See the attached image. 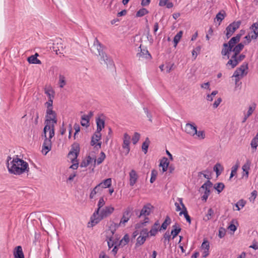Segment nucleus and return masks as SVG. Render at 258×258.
<instances>
[{
	"instance_id": "f257e3e1",
	"label": "nucleus",
	"mask_w": 258,
	"mask_h": 258,
	"mask_svg": "<svg viewBox=\"0 0 258 258\" xmlns=\"http://www.w3.org/2000/svg\"><path fill=\"white\" fill-rule=\"evenodd\" d=\"M9 172L15 175H21L29 171L28 163L23 159L18 158L17 155L7 166Z\"/></svg>"
},
{
	"instance_id": "f03ea898",
	"label": "nucleus",
	"mask_w": 258,
	"mask_h": 258,
	"mask_svg": "<svg viewBox=\"0 0 258 258\" xmlns=\"http://www.w3.org/2000/svg\"><path fill=\"white\" fill-rule=\"evenodd\" d=\"M114 211L112 206L105 207L101 211V213L95 217H91V226L93 227L98 224L101 220L111 215Z\"/></svg>"
},
{
	"instance_id": "7ed1b4c3",
	"label": "nucleus",
	"mask_w": 258,
	"mask_h": 258,
	"mask_svg": "<svg viewBox=\"0 0 258 258\" xmlns=\"http://www.w3.org/2000/svg\"><path fill=\"white\" fill-rule=\"evenodd\" d=\"M80 147L78 144H74L72 146L71 150L68 154L69 157L70 158L73 164L70 167V168L77 169L78 168L79 163L77 160V157L79 154Z\"/></svg>"
},
{
	"instance_id": "20e7f679",
	"label": "nucleus",
	"mask_w": 258,
	"mask_h": 258,
	"mask_svg": "<svg viewBox=\"0 0 258 258\" xmlns=\"http://www.w3.org/2000/svg\"><path fill=\"white\" fill-rule=\"evenodd\" d=\"M239 35H236L233 37L229 41L228 43L223 44V48L221 51V54L223 56H226L227 58H229V53L231 52L232 48L235 45L236 43L240 41Z\"/></svg>"
},
{
	"instance_id": "39448f33",
	"label": "nucleus",
	"mask_w": 258,
	"mask_h": 258,
	"mask_svg": "<svg viewBox=\"0 0 258 258\" xmlns=\"http://www.w3.org/2000/svg\"><path fill=\"white\" fill-rule=\"evenodd\" d=\"M247 69L248 63L246 62L243 63L240 67L236 69L232 76V77L235 78L236 84L237 83L241 78L247 74V72H246L245 71Z\"/></svg>"
},
{
	"instance_id": "423d86ee",
	"label": "nucleus",
	"mask_w": 258,
	"mask_h": 258,
	"mask_svg": "<svg viewBox=\"0 0 258 258\" xmlns=\"http://www.w3.org/2000/svg\"><path fill=\"white\" fill-rule=\"evenodd\" d=\"M57 123V119L53 118L52 119H45L44 123L45 126L43 128L44 132H47L49 131V138H52L54 136V124Z\"/></svg>"
},
{
	"instance_id": "0eeeda50",
	"label": "nucleus",
	"mask_w": 258,
	"mask_h": 258,
	"mask_svg": "<svg viewBox=\"0 0 258 258\" xmlns=\"http://www.w3.org/2000/svg\"><path fill=\"white\" fill-rule=\"evenodd\" d=\"M57 123V119L53 118L52 119H45L44 123L45 126L43 128L44 132H47L49 131V138H52L54 136V124Z\"/></svg>"
},
{
	"instance_id": "6e6552de",
	"label": "nucleus",
	"mask_w": 258,
	"mask_h": 258,
	"mask_svg": "<svg viewBox=\"0 0 258 258\" xmlns=\"http://www.w3.org/2000/svg\"><path fill=\"white\" fill-rule=\"evenodd\" d=\"M245 57V55L243 54L236 55L234 58L233 56H231L230 58H229V59L226 66L227 67H230V69H234L239 62L242 61Z\"/></svg>"
},
{
	"instance_id": "1a4fd4ad",
	"label": "nucleus",
	"mask_w": 258,
	"mask_h": 258,
	"mask_svg": "<svg viewBox=\"0 0 258 258\" xmlns=\"http://www.w3.org/2000/svg\"><path fill=\"white\" fill-rule=\"evenodd\" d=\"M241 23L240 21H234L226 27L225 31L227 39L230 38L235 31L239 28Z\"/></svg>"
},
{
	"instance_id": "9d476101",
	"label": "nucleus",
	"mask_w": 258,
	"mask_h": 258,
	"mask_svg": "<svg viewBox=\"0 0 258 258\" xmlns=\"http://www.w3.org/2000/svg\"><path fill=\"white\" fill-rule=\"evenodd\" d=\"M96 48L98 50V55L101 56L102 60H103L107 66H112L113 64V61L103 52V46L100 44L98 46V47H96Z\"/></svg>"
},
{
	"instance_id": "9b49d317",
	"label": "nucleus",
	"mask_w": 258,
	"mask_h": 258,
	"mask_svg": "<svg viewBox=\"0 0 258 258\" xmlns=\"http://www.w3.org/2000/svg\"><path fill=\"white\" fill-rule=\"evenodd\" d=\"M133 209L131 207L126 208L123 211L122 216L120 220L119 224L121 226H125L128 221L132 215Z\"/></svg>"
},
{
	"instance_id": "f8f14e48",
	"label": "nucleus",
	"mask_w": 258,
	"mask_h": 258,
	"mask_svg": "<svg viewBox=\"0 0 258 258\" xmlns=\"http://www.w3.org/2000/svg\"><path fill=\"white\" fill-rule=\"evenodd\" d=\"M101 135L100 132L96 131L94 134L93 136L92 137L91 145L92 146H95L97 148H101V142H98L97 144H96V143L101 139Z\"/></svg>"
},
{
	"instance_id": "ddd939ff",
	"label": "nucleus",
	"mask_w": 258,
	"mask_h": 258,
	"mask_svg": "<svg viewBox=\"0 0 258 258\" xmlns=\"http://www.w3.org/2000/svg\"><path fill=\"white\" fill-rule=\"evenodd\" d=\"M131 137L127 134L125 133L123 135V141L122 144V148L125 150V155L128 154L130 151V143Z\"/></svg>"
},
{
	"instance_id": "4468645a",
	"label": "nucleus",
	"mask_w": 258,
	"mask_h": 258,
	"mask_svg": "<svg viewBox=\"0 0 258 258\" xmlns=\"http://www.w3.org/2000/svg\"><path fill=\"white\" fill-rule=\"evenodd\" d=\"M251 31L248 33V35L251 37V39H255L258 37V23H253L249 28Z\"/></svg>"
},
{
	"instance_id": "2eb2a0df",
	"label": "nucleus",
	"mask_w": 258,
	"mask_h": 258,
	"mask_svg": "<svg viewBox=\"0 0 258 258\" xmlns=\"http://www.w3.org/2000/svg\"><path fill=\"white\" fill-rule=\"evenodd\" d=\"M61 40L60 39L59 42L54 43L52 46V49L55 52L56 54H63L64 47L63 44L61 43Z\"/></svg>"
},
{
	"instance_id": "dca6fc26",
	"label": "nucleus",
	"mask_w": 258,
	"mask_h": 258,
	"mask_svg": "<svg viewBox=\"0 0 258 258\" xmlns=\"http://www.w3.org/2000/svg\"><path fill=\"white\" fill-rule=\"evenodd\" d=\"M51 138H46L44 139V142L42 145V152H45L44 154L46 155V154L51 149Z\"/></svg>"
},
{
	"instance_id": "f3484780",
	"label": "nucleus",
	"mask_w": 258,
	"mask_h": 258,
	"mask_svg": "<svg viewBox=\"0 0 258 258\" xmlns=\"http://www.w3.org/2000/svg\"><path fill=\"white\" fill-rule=\"evenodd\" d=\"M185 132L191 136H194L197 133V126L194 123H187L185 126Z\"/></svg>"
},
{
	"instance_id": "a211bd4d",
	"label": "nucleus",
	"mask_w": 258,
	"mask_h": 258,
	"mask_svg": "<svg viewBox=\"0 0 258 258\" xmlns=\"http://www.w3.org/2000/svg\"><path fill=\"white\" fill-rule=\"evenodd\" d=\"M159 222L157 221L152 226L151 230L149 232L146 231V237L149 236H152L156 235L158 230H159Z\"/></svg>"
},
{
	"instance_id": "6ab92c4d",
	"label": "nucleus",
	"mask_w": 258,
	"mask_h": 258,
	"mask_svg": "<svg viewBox=\"0 0 258 258\" xmlns=\"http://www.w3.org/2000/svg\"><path fill=\"white\" fill-rule=\"evenodd\" d=\"M179 201L180 202V204L181 205L182 207V211H180L179 215L180 216H181L182 215H183L185 218L186 219V221L189 223H191V219L190 216L188 215L186 208L183 203H182V201L181 199H179Z\"/></svg>"
},
{
	"instance_id": "aec40b11",
	"label": "nucleus",
	"mask_w": 258,
	"mask_h": 258,
	"mask_svg": "<svg viewBox=\"0 0 258 258\" xmlns=\"http://www.w3.org/2000/svg\"><path fill=\"white\" fill-rule=\"evenodd\" d=\"M96 124H97V130L98 132H101L102 130L104 127L105 125V120L104 115L102 114L101 116L98 117L96 118Z\"/></svg>"
},
{
	"instance_id": "412c9836",
	"label": "nucleus",
	"mask_w": 258,
	"mask_h": 258,
	"mask_svg": "<svg viewBox=\"0 0 258 258\" xmlns=\"http://www.w3.org/2000/svg\"><path fill=\"white\" fill-rule=\"evenodd\" d=\"M244 44L242 43H238L237 45H235L233 48H232L231 52H233L232 56H233V58L235 57L236 55H238L241 51L243 49Z\"/></svg>"
},
{
	"instance_id": "4be33fe9",
	"label": "nucleus",
	"mask_w": 258,
	"mask_h": 258,
	"mask_svg": "<svg viewBox=\"0 0 258 258\" xmlns=\"http://www.w3.org/2000/svg\"><path fill=\"white\" fill-rule=\"evenodd\" d=\"M169 164V162L167 158L164 157L160 160L159 166L162 167V172H164L167 170Z\"/></svg>"
},
{
	"instance_id": "5701e85b",
	"label": "nucleus",
	"mask_w": 258,
	"mask_h": 258,
	"mask_svg": "<svg viewBox=\"0 0 258 258\" xmlns=\"http://www.w3.org/2000/svg\"><path fill=\"white\" fill-rule=\"evenodd\" d=\"M14 258H25L22 248L21 246H17L15 247L14 250Z\"/></svg>"
},
{
	"instance_id": "b1692460",
	"label": "nucleus",
	"mask_w": 258,
	"mask_h": 258,
	"mask_svg": "<svg viewBox=\"0 0 258 258\" xmlns=\"http://www.w3.org/2000/svg\"><path fill=\"white\" fill-rule=\"evenodd\" d=\"M105 202L104 201V198H100L97 204L98 208L95 210L91 217L94 218L96 217L97 215H98V214L99 213L100 209L105 205Z\"/></svg>"
},
{
	"instance_id": "393cba45",
	"label": "nucleus",
	"mask_w": 258,
	"mask_h": 258,
	"mask_svg": "<svg viewBox=\"0 0 258 258\" xmlns=\"http://www.w3.org/2000/svg\"><path fill=\"white\" fill-rule=\"evenodd\" d=\"M138 178L136 172L134 170H132L130 172V185L132 186H134Z\"/></svg>"
},
{
	"instance_id": "a878e982",
	"label": "nucleus",
	"mask_w": 258,
	"mask_h": 258,
	"mask_svg": "<svg viewBox=\"0 0 258 258\" xmlns=\"http://www.w3.org/2000/svg\"><path fill=\"white\" fill-rule=\"evenodd\" d=\"M46 114L45 116L46 119H50L51 118L52 119L53 118H55L57 119L56 118V113L53 110V107L47 108L46 109Z\"/></svg>"
},
{
	"instance_id": "bb28decb",
	"label": "nucleus",
	"mask_w": 258,
	"mask_h": 258,
	"mask_svg": "<svg viewBox=\"0 0 258 258\" xmlns=\"http://www.w3.org/2000/svg\"><path fill=\"white\" fill-rule=\"evenodd\" d=\"M38 56V54L36 53L34 55H32L28 57L27 60L30 63L39 64H41V61L37 58Z\"/></svg>"
},
{
	"instance_id": "cd10ccee",
	"label": "nucleus",
	"mask_w": 258,
	"mask_h": 258,
	"mask_svg": "<svg viewBox=\"0 0 258 258\" xmlns=\"http://www.w3.org/2000/svg\"><path fill=\"white\" fill-rule=\"evenodd\" d=\"M173 229L171 231V235H172V239H174L181 231V228L177 223H175L172 226Z\"/></svg>"
},
{
	"instance_id": "c85d7f7f",
	"label": "nucleus",
	"mask_w": 258,
	"mask_h": 258,
	"mask_svg": "<svg viewBox=\"0 0 258 258\" xmlns=\"http://www.w3.org/2000/svg\"><path fill=\"white\" fill-rule=\"evenodd\" d=\"M111 185V179L107 178L104 180L102 182H100L98 184V186H99L100 188H106L109 187Z\"/></svg>"
},
{
	"instance_id": "c756f323",
	"label": "nucleus",
	"mask_w": 258,
	"mask_h": 258,
	"mask_svg": "<svg viewBox=\"0 0 258 258\" xmlns=\"http://www.w3.org/2000/svg\"><path fill=\"white\" fill-rule=\"evenodd\" d=\"M171 223V219L169 216H166L164 222L159 229V231L162 230H166L167 226Z\"/></svg>"
},
{
	"instance_id": "7c9ffc66",
	"label": "nucleus",
	"mask_w": 258,
	"mask_h": 258,
	"mask_svg": "<svg viewBox=\"0 0 258 258\" xmlns=\"http://www.w3.org/2000/svg\"><path fill=\"white\" fill-rule=\"evenodd\" d=\"M214 171L216 172L217 176H219L223 171L224 168L221 164L217 163L214 167Z\"/></svg>"
},
{
	"instance_id": "2f4dec72",
	"label": "nucleus",
	"mask_w": 258,
	"mask_h": 258,
	"mask_svg": "<svg viewBox=\"0 0 258 258\" xmlns=\"http://www.w3.org/2000/svg\"><path fill=\"white\" fill-rule=\"evenodd\" d=\"M140 233L142 236L140 235L138 237L136 243L137 246L143 244L145 241V236L144 235V234H145V232L143 230H142Z\"/></svg>"
},
{
	"instance_id": "473e14b6",
	"label": "nucleus",
	"mask_w": 258,
	"mask_h": 258,
	"mask_svg": "<svg viewBox=\"0 0 258 258\" xmlns=\"http://www.w3.org/2000/svg\"><path fill=\"white\" fill-rule=\"evenodd\" d=\"M81 124L83 126L88 127L89 125V116L87 115H83L81 117Z\"/></svg>"
},
{
	"instance_id": "72a5a7b5",
	"label": "nucleus",
	"mask_w": 258,
	"mask_h": 258,
	"mask_svg": "<svg viewBox=\"0 0 258 258\" xmlns=\"http://www.w3.org/2000/svg\"><path fill=\"white\" fill-rule=\"evenodd\" d=\"M250 146L252 149L253 150V151H255L257 147L258 146V133L256 134V136L252 139L250 143Z\"/></svg>"
},
{
	"instance_id": "f704fd0d",
	"label": "nucleus",
	"mask_w": 258,
	"mask_h": 258,
	"mask_svg": "<svg viewBox=\"0 0 258 258\" xmlns=\"http://www.w3.org/2000/svg\"><path fill=\"white\" fill-rule=\"evenodd\" d=\"M159 5L161 7L166 6L168 9L173 7V4L169 2V0H160Z\"/></svg>"
},
{
	"instance_id": "c9c22d12",
	"label": "nucleus",
	"mask_w": 258,
	"mask_h": 258,
	"mask_svg": "<svg viewBox=\"0 0 258 258\" xmlns=\"http://www.w3.org/2000/svg\"><path fill=\"white\" fill-rule=\"evenodd\" d=\"M121 226V225L119 224V223L118 224H117V223H115L114 222H112V223L110 224V225L109 227V230L110 231V233H111L112 235H113L114 234L116 229L119 226Z\"/></svg>"
},
{
	"instance_id": "e433bc0d",
	"label": "nucleus",
	"mask_w": 258,
	"mask_h": 258,
	"mask_svg": "<svg viewBox=\"0 0 258 258\" xmlns=\"http://www.w3.org/2000/svg\"><path fill=\"white\" fill-rule=\"evenodd\" d=\"M214 214V210L212 208H210L207 212V213L204 217L203 220L205 221H208L211 219L212 217L213 216Z\"/></svg>"
},
{
	"instance_id": "4c0bfd02",
	"label": "nucleus",
	"mask_w": 258,
	"mask_h": 258,
	"mask_svg": "<svg viewBox=\"0 0 258 258\" xmlns=\"http://www.w3.org/2000/svg\"><path fill=\"white\" fill-rule=\"evenodd\" d=\"M183 32L182 31L178 32L176 35L174 36L173 39V42L174 43V47H176L179 42L180 39L182 37Z\"/></svg>"
},
{
	"instance_id": "58836bf2",
	"label": "nucleus",
	"mask_w": 258,
	"mask_h": 258,
	"mask_svg": "<svg viewBox=\"0 0 258 258\" xmlns=\"http://www.w3.org/2000/svg\"><path fill=\"white\" fill-rule=\"evenodd\" d=\"M226 16V14L225 12V11H223L222 12L221 11V12H219L216 15L215 19H217V20L218 21H219V24H220V23L222 22V21L225 18Z\"/></svg>"
},
{
	"instance_id": "ea45409f",
	"label": "nucleus",
	"mask_w": 258,
	"mask_h": 258,
	"mask_svg": "<svg viewBox=\"0 0 258 258\" xmlns=\"http://www.w3.org/2000/svg\"><path fill=\"white\" fill-rule=\"evenodd\" d=\"M250 162L248 160L242 166V169L245 172L246 177L248 176V170L250 169Z\"/></svg>"
},
{
	"instance_id": "a19ab883",
	"label": "nucleus",
	"mask_w": 258,
	"mask_h": 258,
	"mask_svg": "<svg viewBox=\"0 0 258 258\" xmlns=\"http://www.w3.org/2000/svg\"><path fill=\"white\" fill-rule=\"evenodd\" d=\"M246 203V202L243 199L239 200L236 204H235V207H236V210L239 211L241 208L244 207Z\"/></svg>"
},
{
	"instance_id": "79ce46f5",
	"label": "nucleus",
	"mask_w": 258,
	"mask_h": 258,
	"mask_svg": "<svg viewBox=\"0 0 258 258\" xmlns=\"http://www.w3.org/2000/svg\"><path fill=\"white\" fill-rule=\"evenodd\" d=\"M102 189L100 188L99 186H98V184L91 190L89 197L91 199L94 198L95 195L99 192Z\"/></svg>"
},
{
	"instance_id": "37998d69",
	"label": "nucleus",
	"mask_w": 258,
	"mask_h": 258,
	"mask_svg": "<svg viewBox=\"0 0 258 258\" xmlns=\"http://www.w3.org/2000/svg\"><path fill=\"white\" fill-rule=\"evenodd\" d=\"M239 167V163H237L235 165L233 166L231 168V172L229 178V180H230L236 173L237 170Z\"/></svg>"
},
{
	"instance_id": "c03bdc74",
	"label": "nucleus",
	"mask_w": 258,
	"mask_h": 258,
	"mask_svg": "<svg viewBox=\"0 0 258 258\" xmlns=\"http://www.w3.org/2000/svg\"><path fill=\"white\" fill-rule=\"evenodd\" d=\"M92 160V158L90 156H88L86 160H85L82 161L80 164V166L81 167H87L91 163Z\"/></svg>"
},
{
	"instance_id": "a18cd8bd",
	"label": "nucleus",
	"mask_w": 258,
	"mask_h": 258,
	"mask_svg": "<svg viewBox=\"0 0 258 258\" xmlns=\"http://www.w3.org/2000/svg\"><path fill=\"white\" fill-rule=\"evenodd\" d=\"M212 183L209 180H208L202 185L201 188L204 189L205 191H207V190H210V188L212 187Z\"/></svg>"
},
{
	"instance_id": "49530a36",
	"label": "nucleus",
	"mask_w": 258,
	"mask_h": 258,
	"mask_svg": "<svg viewBox=\"0 0 258 258\" xmlns=\"http://www.w3.org/2000/svg\"><path fill=\"white\" fill-rule=\"evenodd\" d=\"M106 157L105 154L103 152H101L100 154V157L97 160L95 159L94 162L97 161V164L99 165L103 162Z\"/></svg>"
},
{
	"instance_id": "de8ad7c7",
	"label": "nucleus",
	"mask_w": 258,
	"mask_h": 258,
	"mask_svg": "<svg viewBox=\"0 0 258 258\" xmlns=\"http://www.w3.org/2000/svg\"><path fill=\"white\" fill-rule=\"evenodd\" d=\"M171 238V234L168 231L166 232L163 235V242L165 245H166L167 242H169Z\"/></svg>"
},
{
	"instance_id": "09e8293b",
	"label": "nucleus",
	"mask_w": 258,
	"mask_h": 258,
	"mask_svg": "<svg viewBox=\"0 0 258 258\" xmlns=\"http://www.w3.org/2000/svg\"><path fill=\"white\" fill-rule=\"evenodd\" d=\"M225 185L222 182H219L214 186L215 189L218 191V194L220 193L224 188Z\"/></svg>"
},
{
	"instance_id": "8fccbe9b",
	"label": "nucleus",
	"mask_w": 258,
	"mask_h": 258,
	"mask_svg": "<svg viewBox=\"0 0 258 258\" xmlns=\"http://www.w3.org/2000/svg\"><path fill=\"white\" fill-rule=\"evenodd\" d=\"M66 84V78L64 76L59 75V85L60 88H63Z\"/></svg>"
},
{
	"instance_id": "3c124183",
	"label": "nucleus",
	"mask_w": 258,
	"mask_h": 258,
	"mask_svg": "<svg viewBox=\"0 0 258 258\" xmlns=\"http://www.w3.org/2000/svg\"><path fill=\"white\" fill-rule=\"evenodd\" d=\"M154 207L150 204H146V216L149 215L151 213L153 212Z\"/></svg>"
},
{
	"instance_id": "603ef678",
	"label": "nucleus",
	"mask_w": 258,
	"mask_h": 258,
	"mask_svg": "<svg viewBox=\"0 0 258 258\" xmlns=\"http://www.w3.org/2000/svg\"><path fill=\"white\" fill-rule=\"evenodd\" d=\"M218 94V91H213L211 94H208L207 95L206 99L209 101H212L213 100L214 97Z\"/></svg>"
},
{
	"instance_id": "864d4df0",
	"label": "nucleus",
	"mask_w": 258,
	"mask_h": 258,
	"mask_svg": "<svg viewBox=\"0 0 258 258\" xmlns=\"http://www.w3.org/2000/svg\"><path fill=\"white\" fill-rule=\"evenodd\" d=\"M256 108V104L255 103H253L252 106H250L248 108V110L246 114H245L247 115V117L250 116L252 113H253V111L255 110Z\"/></svg>"
},
{
	"instance_id": "5fc2aeb1",
	"label": "nucleus",
	"mask_w": 258,
	"mask_h": 258,
	"mask_svg": "<svg viewBox=\"0 0 258 258\" xmlns=\"http://www.w3.org/2000/svg\"><path fill=\"white\" fill-rule=\"evenodd\" d=\"M140 138V135L139 133L136 132L134 134V135L132 138V139L133 143L134 145L136 144L139 141Z\"/></svg>"
},
{
	"instance_id": "6e6d98bb",
	"label": "nucleus",
	"mask_w": 258,
	"mask_h": 258,
	"mask_svg": "<svg viewBox=\"0 0 258 258\" xmlns=\"http://www.w3.org/2000/svg\"><path fill=\"white\" fill-rule=\"evenodd\" d=\"M157 174H158V172L157 170H153L152 171L151 177L150 178L151 183H153L155 181V180L156 179V176H157Z\"/></svg>"
},
{
	"instance_id": "4d7b16f0",
	"label": "nucleus",
	"mask_w": 258,
	"mask_h": 258,
	"mask_svg": "<svg viewBox=\"0 0 258 258\" xmlns=\"http://www.w3.org/2000/svg\"><path fill=\"white\" fill-rule=\"evenodd\" d=\"M54 98V95H52V97H50V98L48 99V101H47L45 103V106L46 107V108L48 107H53V99Z\"/></svg>"
},
{
	"instance_id": "13d9d810",
	"label": "nucleus",
	"mask_w": 258,
	"mask_h": 258,
	"mask_svg": "<svg viewBox=\"0 0 258 258\" xmlns=\"http://www.w3.org/2000/svg\"><path fill=\"white\" fill-rule=\"evenodd\" d=\"M201 247L204 250H209V242L207 240H204L202 244Z\"/></svg>"
},
{
	"instance_id": "bf43d9fd",
	"label": "nucleus",
	"mask_w": 258,
	"mask_h": 258,
	"mask_svg": "<svg viewBox=\"0 0 258 258\" xmlns=\"http://www.w3.org/2000/svg\"><path fill=\"white\" fill-rule=\"evenodd\" d=\"M257 196V191L256 190H254L252 191L251 193V196L249 198V200L250 202H252L253 203L255 201V199Z\"/></svg>"
},
{
	"instance_id": "052dcab7",
	"label": "nucleus",
	"mask_w": 258,
	"mask_h": 258,
	"mask_svg": "<svg viewBox=\"0 0 258 258\" xmlns=\"http://www.w3.org/2000/svg\"><path fill=\"white\" fill-rule=\"evenodd\" d=\"M138 51H140V52L137 54V56L140 58L141 57L144 55L145 53L144 51H145V49L142 48V44L140 45V46L138 47Z\"/></svg>"
},
{
	"instance_id": "680f3d73",
	"label": "nucleus",
	"mask_w": 258,
	"mask_h": 258,
	"mask_svg": "<svg viewBox=\"0 0 258 258\" xmlns=\"http://www.w3.org/2000/svg\"><path fill=\"white\" fill-rule=\"evenodd\" d=\"M145 15V8H142L138 11L136 15L137 17H140Z\"/></svg>"
},
{
	"instance_id": "e2e57ef3",
	"label": "nucleus",
	"mask_w": 258,
	"mask_h": 258,
	"mask_svg": "<svg viewBox=\"0 0 258 258\" xmlns=\"http://www.w3.org/2000/svg\"><path fill=\"white\" fill-rule=\"evenodd\" d=\"M222 102V98L219 97L215 101L214 103L213 104V107L214 109H216L218 107V106L219 105V104Z\"/></svg>"
},
{
	"instance_id": "0e129e2a",
	"label": "nucleus",
	"mask_w": 258,
	"mask_h": 258,
	"mask_svg": "<svg viewBox=\"0 0 258 258\" xmlns=\"http://www.w3.org/2000/svg\"><path fill=\"white\" fill-rule=\"evenodd\" d=\"M74 128L75 130L74 138L75 139L77 134H78L80 131V127L78 124L75 123L74 125Z\"/></svg>"
},
{
	"instance_id": "69168bd1",
	"label": "nucleus",
	"mask_w": 258,
	"mask_h": 258,
	"mask_svg": "<svg viewBox=\"0 0 258 258\" xmlns=\"http://www.w3.org/2000/svg\"><path fill=\"white\" fill-rule=\"evenodd\" d=\"M210 190H207V191H205L204 195L202 197V200L203 201H205L206 202L207 201L209 196L210 195Z\"/></svg>"
},
{
	"instance_id": "338daca9",
	"label": "nucleus",
	"mask_w": 258,
	"mask_h": 258,
	"mask_svg": "<svg viewBox=\"0 0 258 258\" xmlns=\"http://www.w3.org/2000/svg\"><path fill=\"white\" fill-rule=\"evenodd\" d=\"M107 243H108V246L109 248H111L114 245L116 244V243H117V241H114L112 240V237H111L109 238V240L107 242Z\"/></svg>"
},
{
	"instance_id": "774afa93",
	"label": "nucleus",
	"mask_w": 258,
	"mask_h": 258,
	"mask_svg": "<svg viewBox=\"0 0 258 258\" xmlns=\"http://www.w3.org/2000/svg\"><path fill=\"white\" fill-rule=\"evenodd\" d=\"M210 86V84L209 82L203 83L201 85V87L202 88L207 89L209 90H211Z\"/></svg>"
}]
</instances>
